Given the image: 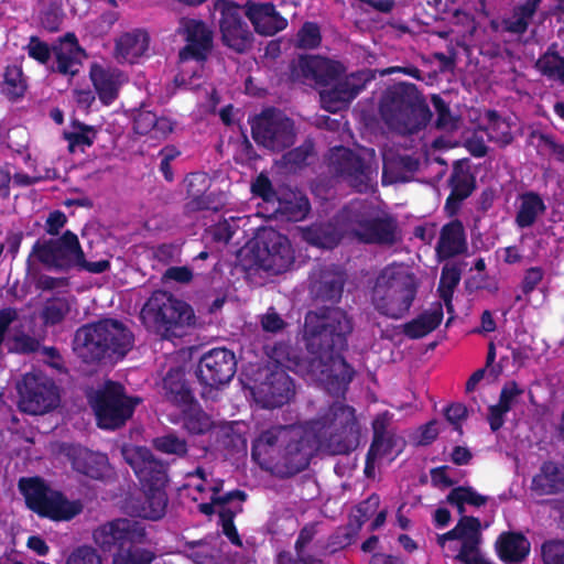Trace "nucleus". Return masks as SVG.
Instances as JSON below:
<instances>
[{
	"instance_id": "obj_42",
	"label": "nucleus",
	"mask_w": 564,
	"mask_h": 564,
	"mask_svg": "<svg viewBox=\"0 0 564 564\" xmlns=\"http://www.w3.org/2000/svg\"><path fill=\"white\" fill-rule=\"evenodd\" d=\"M181 409L183 412V426L189 434L203 435L213 427L210 416L202 410L196 401L192 405Z\"/></svg>"
},
{
	"instance_id": "obj_27",
	"label": "nucleus",
	"mask_w": 564,
	"mask_h": 564,
	"mask_svg": "<svg viewBox=\"0 0 564 564\" xmlns=\"http://www.w3.org/2000/svg\"><path fill=\"white\" fill-rule=\"evenodd\" d=\"M68 457L75 471L95 480L104 479L110 469L106 454L90 451L84 446H73L68 452Z\"/></svg>"
},
{
	"instance_id": "obj_12",
	"label": "nucleus",
	"mask_w": 564,
	"mask_h": 564,
	"mask_svg": "<svg viewBox=\"0 0 564 564\" xmlns=\"http://www.w3.org/2000/svg\"><path fill=\"white\" fill-rule=\"evenodd\" d=\"M316 448L307 422L304 427L290 425L270 474L280 479L294 477L310 466Z\"/></svg>"
},
{
	"instance_id": "obj_59",
	"label": "nucleus",
	"mask_w": 564,
	"mask_h": 564,
	"mask_svg": "<svg viewBox=\"0 0 564 564\" xmlns=\"http://www.w3.org/2000/svg\"><path fill=\"white\" fill-rule=\"evenodd\" d=\"M26 50L28 55L40 64H46L53 53L52 47L36 35L30 37Z\"/></svg>"
},
{
	"instance_id": "obj_53",
	"label": "nucleus",
	"mask_w": 564,
	"mask_h": 564,
	"mask_svg": "<svg viewBox=\"0 0 564 564\" xmlns=\"http://www.w3.org/2000/svg\"><path fill=\"white\" fill-rule=\"evenodd\" d=\"M457 523L462 535L464 536V543H462L460 547H464V551H466L473 549L474 545H479L481 527L480 520L473 516H463Z\"/></svg>"
},
{
	"instance_id": "obj_50",
	"label": "nucleus",
	"mask_w": 564,
	"mask_h": 564,
	"mask_svg": "<svg viewBox=\"0 0 564 564\" xmlns=\"http://www.w3.org/2000/svg\"><path fill=\"white\" fill-rule=\"evenodd\" d=\"M242 512L241 503L236 505L235 508H220L218 510L219 522L223 534L236 546H241L242 542L238 530L235 525V518L238 513Z\"/></svg>"
},
{
	"instance_id": "obj_33",
	"label": "nucleus",
	"mask_w": 564,
	"mask_h": 564,
	"mask_svg": "<svg viewBox=\"0 0 564 564\" xmlns=\"http://www.w3.org/2000/svg\"><path fill=\"white\" fill-rule=\"evenodd\" d=\"M355 76L340 80L327 90L321 93L323 108L337 112L348 106L364 89L365 85L355 83Z\"/></svg>"
},
{
	"instance_id": "obj_24",
	"label": "nucleus",
	"mask_w": 564,
	"mask_h": 564,
	"mask_svg": "<svg viewBox=\"0 0 564 564\" xmlns=\"http://www.w3.org/2000/svg\"><path fill=\"white\" fill-rule=\"evenodd\" d=\"M245 15L251 22L253 30L261 36H273L288 26L284 18L272 2H256L248 0L245 4Z\"/></svg>"
},
{
	"instance_id": "obj_25",
	"label": "nucleus",
	"mask_w": 564,
	"mask_h": 564,
	"mask_svg": "<svg viewBox=\"0 0 564 564\" xmlns=\"http://www.w3.org/2000/svg\"><path fill=\"white\" fill-rule=\"evenodd\" d=\"M56 61L54 72L58 74L74 77L82 67L83 58L87 57L84 47L80 46L75 33L67 32L58 39V42L52 46Z\"/></svg>"
},
{
	"instance_id": "obj_5",
	"label": "nucleus",
	"mask_w": 564,
	"mask_h": 564,
	"mask_svg": "<svg viewBox=\"0 0 564 564\" xmlns=\"http://www.w3.org/2000/svg\"><path fill=\"white\" fill-rule=\"evenodd\" d=\"M95 544L112 554L111 564H147L152 552L145 550L150 535L143 522L117 518L100 524L93 532Z\"/></svg>"
},
{
	"instance_id": "obj_16",
	"label": "nucleus",
	"mask_w": 564,
	"mask_h": 564,
	"mask_svg": "<svg viewBox=\"0 0 564 564\" xmlns=\"http://www.w3.org/2000/svg\"><path fill=\"white\" fill-rule=\"evenodd\" d=\"M213 8L219 13L218 26L223 45L238 54L250 51L254 36L243 19V6L234 0H215Z\"/></svg>"
},
{
	"instance_id": "obj_21",
	"label": "nucleus",
	"mask_w": 564,
	"mask_h": 564,
	"mask_svg": "<svg viewBox=\"0 0 564 564\" xmlns=\"http://www.w3.org/2000/svg\"><path fill=\"white\" fill-rule=\"evenodd\" d=\"M344 216V207L329 220L313 223L302 229V238L311 246L332 250L346 235L350 236V224Z\"/></svg>"
},
{
	"instance_id": "obj_6",
	"label": "nucleus",
	"mask_w": 564,
	"mask_h": 564,
	"mask_svg": "<svg viewBox=\"0 0 564 564\" xmlns=\"http://www.w3.org/2000/svg\"><path fill=\"white\" fill-rule=\"evenodd\" d=\"M379 112L388 127L401 134H413L424 129L432 111L414 84L400 82L382 94Z\"/></svg>"
},
{
	"instance_id": "obj_39",
	"label": "nucleus",
	"mask_w": 564,
	"mask_h": 564,
	"mask_svg": "<svg viewBox=\"0 0 564 564\" xmlns=\"http://www.w3.org/2000/svg\"><path fill=\"white\" fill-rule=\"evenodd\" d=\"M484 119L486 131L490 141L498 143L500 147H507L512 143L513 134L509 121L502 118L497 110L489 109L485 112Z\"/></svg>"
},
{
	"instance_id": "obj_58",
	"label": "nucleus",
	"mask_w": 564,
	"mask_h": 564,
	"mask_svg": "<svg viewBox=\"0 0 564 564\" xmlns=\"http://www.w3.org/2000/svg\"><path fill=\"white\" fill-rule=\"evenodd\" d=\"M544 564H564V540H549L541 546Z\"/></svg>"
},
{
	"instance_id": "obj_40",
	"label": "nucleus",
	"mask_w": 564,
	"mask_h": 564,
	"mask_svg": "<svg viewBox=\"0 0 564 564\" xmlns=\"http://www.w3.org/2000/svg\"><path fill=\"white\" fill-rule=\"evenodd\" d=\"M321 522L314 521L305 523L299 531L297 538L294 543V551L296 556H301L305 564H330L322 555L310 553L306 549L313 542L318 533Z\"/></svg>"
},
{
	"instance_id": "obj_54",
	"label": "nucleus",
	"mask_w": 564,
	"mask_h": 564,
	"mask_svg": "<svg viewBox=\"0 0 564 564\" xmlns=\"http://www.w3.org/2000/svg\"><path fill=\"white\" fill-rule=\"evenodd\" d=\"M431 101L437 116L435 127L445 131L457 129V118L452 115L448 104L440 95H432Z\"/></svg>"
},
{
	"instance_id": "obj_2",
	"label": "nucleus",
	"mask_w": 564,
	"mask_h": 564,
	"mask_svg": "<svg viewBox=\"0 0 564 564\" xmlns=\"http://www.w3.org/2000/svg\"><path fill=\"white\" fill-rule=\"evenodd\" d=\"M72 346L83 364L99 366L122 360L134 346V335L121 321L101 318L78 327Z\"/></svg>"
},
{
	"instance_id": "obj_1",
	"label": "nucleus",
	"mask_w": 564,
	"mask_h": 564,
	"mask_svg": "<svg viewBox=\"0 0 564 564\" xmlns=\"http://www.w3.org/2000/svg\"><path fill=\"white\" fill-rule=\"evenodd\" d=\"M351 332L350 318L338 307L308 312L303 338L310 356L302 357L297 348L280 341L271 348L269 357L292 372L319 382L330 394L345 393L355 376L341 355Z\"/></svg>"
},
{
	"instance_id": "obj_17",
	"label": "nucleus",
	"mask_w": 564,
	"mask_h": 564,
	"mask_svg": "<svg viewBox=\"0 0 564 564\" xmlns=\"http://www.w3.org/2000/svg\"><path fill=\"white\" fill-rule=\"evenodd\" d=\"M19 409L28 414H44L59 403V392L55 382L39 372H28L18 382Z\"/></svg>"
},
{
	"instance_id": "obj_37",
	"label": "nucleus",
	"mask_w": 564,
	"mask_h": 564,
	"mask_svg": "<svg viewBox=\"0 0 564 564\" xmlns=\"http://www.w3.org/2000/svg\"><path fill=\"white\" fill-rule=\"evenodd\" d=\"M444 317L441 303L431 310L424 311L415 318L403 325V334L410 339H420L434 332L442 323Z\"/></svg>"
},
{
	"instance_id": "obj_44",
	"label": "nucleus",
	"mask_w": 564,
	"mask_h": 564,
	"mask_svg": "<svg viewBox=\"0 0 564 564\" xmlns=\"http://www.w3.org/2000/svg\"><path fill=\"white\" fill-rule=\"evenodd\" d=\"M359 531L349 522L345 525L338 527L327 539L326 543L322 546L321 555H333L336 552L346 549L351 545Z\"/></svg>"
},
{
	"instance_id": "obj_56",
	"label": "nucleus",
	"mask_w": 564,
	"mask_h": 564,
	"mask_svg": "<svg viewBox=\"0 0 564 564\" xmlns=\"http://www.w3.org/2000/svg\"><path fill=\"white\" fill-rule=\"evenodd\" d=\"M314 153V142L305 140L301 145L290 150L283 155L284 162L291 167H303L307 159Z\"/></svg>"
},
{
	"instance_id": "obj_63",
	"label": "nucleus",
	"mask_w": 564,
	"mask_h": 564,
	"mask_svg": "<svg viewBox=\"0 0 564 564\" xmlns=\"http://www.w3.org/2000/svg\"><path fill=\"white\" fill-rule=\"evenodd\" d=\"M523 392L524 390L514 380L508 381L500 391L498 404L510 411Z\"/></svg>"
},
{
	"instance_id": "obj_10",
	"label": "nucleus",
	"mask_w": 564,
	"mask_h": 564,
	"mask_svg": "<svg viewBox=\"0 0 564 564\" xmlns=\"http://www.w3.org/2000/svg\"><path fill=\"white\" fill-rule=\"evenodd\" d=\"M327 166L332 175L357 193L366 194L377 185L379 166L373 149L368 156H362L344 145L334 147L329 150Z\"/></svg>"
},
{
	"instance_id": "obj_26",
	"label": "nucleus",
	"mask_w": 564,
	"mask_h": 564,
	"mask_svg": "<svg viewBox=\"0 0 564 564\" xmlns=\"http://www.w3.org/2000/svg\"><path fill=\"white\" fill-rule=\"evenodd\" d=\"M89 78L102 105H111L119 96V90L126 76L116 67H105L93 63L89 69Z\"/></svg>"
},
{
	"instance_id": "obj_15",
	"label": "nucleus",
	"mask_w": 564,
	"mask_h": 564,
	"mask_svg": "<svg viewBox=\"0 0 564 564\" xmlns=\"http://www.w3.org/2000/svg\"><path fill=\"white\" fill-rule=\"evenodd\" d=\"M82 251L77 235L66 230L58 238L35 241L29 258L34 256L45 268L67 273L76 270Z\"/></svg>"
},
{
	"instance_id": "obj_62",
	"label": "nucleus",
	"mask_w": 564,
	"mask_h": 564,
	"mask_svg": "<svg viewBox=\"0 0 564 564\" xmlns=\"http://www.w3.org/2000/svg\"><path fill=\"white\" fill-rule=\"evenodd\" d=\"M530 138H536L539 140V145L546 147L558 162L564 163V143L557 142L552 134L540 131H532L530 133Z\"/></svg>"
},
{
	"instance_id": "obj_34",
	"label": "nucleus",
	"mask_w": 564,
	"mask_h": 564,
	"mask_svg": "<svg viewBox=\"0 0 564 564\" xmlns=\"http://www.w3.org/2000/svg\"><path fill=\"white\" fill-rule=\"evenodd\" d=\"M496 549L503 563L516 564L528 557L531 544L522 532L508 531L499 535Z\"/></svg>"
},
{
	"instance_id": "obj_8",
	"label": "nucleus",
	"mask_w": 564,
	"mask_h": 564,
	"mask_svg": "<svg viewBox=\"0 0 564 564\" xmlns=\"http://www.w3.org/2000/svg\"><path fill=\"white\" fill-rule=\"evenodd\" d=\"M140 318L163 339H172L182 337L185 328L195 324L196 317L188 303L167 291L156 290L144 303Z\"/></svg>"
},
{
	"instance_id": "obj_43",
	"label": "nucleus",
	"mask_w": 564,
	"mask_h": 564,
	"mask_svg": "<svg viewBox=\"0 0 564 564\" xmlns=\"http://www.w3.org/2000/svg\"><path fill=\"white\" fill-rule=\"evenodd\" d=\"M300 67L305 77H311L318 84H328L336 77L334 66L325 58L302 57Z\"/></svg>"
},
{
	"instance_id": "obj_46",
	"label": "nucleus",
	"mask_w": 564,
	"mask_h": 564,
	"mask_svg": "<svg viewBox=\"0 0 564 564\" xmlns=\"http://www.w3.org/2000/svg\"><path fill=\"white\" fill-rule=\"evenodd\" d=\"M26 89L23 79L22 68L17 65H9L4 69L3 80L0 84L1 94L9 100L15 101L21 98Z\"/></svg>"
},
{
	"instance_id": "obj_19",
	"label": "nucleus",
	"mask_w": 564,
	"mask_h": 564,
	"mask_svg": "<svg viewBox=\"0 0 564 564\" xmlns=\"http://www.w3.org/2000/svg\"><path fill=\"white\" fill-rule=\"evenodd\" d=\"M254 257L259 268L272 274L286 272L295 261L289 238L274 229H265L259 235Z\"/></svg>"
},
{
	"instance_id": "obj_36",
	"label": "nucleus",
	"mask_w": 564,
	"mask_h": 564,
	"mask_svg": "<svg viewBox=\"0 0 564 564\" xmlns=\"http://www.w3.org/2000/svg\"><path fill=\"white\" fill-rule=\"evenodd\" d=\"M519 206L517 208L514 224L520 229L532 227L540 216L546 212V205L542 196L534 191H527L518 196Z\"/></svg>"
},
{
	"instance_id": "obj_18",
	"label": "nucleus",
	"mask_w": 564,
	"mask_h": 564,
	"mask_svg": "<svg viewBox=\"0 0 564 564\" xmlns=\"http://www.w3.org/2000/svg\"><path fill=\"white\" fill-rule=\"evenodd\" d=\"M236 371L237 359L230 349L218 347L203 354L195 368V376L203 387L202 395H206V390L212 392L227 386Z\"/></svg>"
},
{
	"instance_id": "obj_48",
	"label": "nucleus",
	"mask_w": 564,
	"mask_h": 564,
	"mask_svg": "<svg viewBox=\"0 0 564 564\" xmlns=\"http://www.w3.org/2000/svg\"><path fill=\"white\" fill-rule=\"evenodd\" d=\"M535 67L542 75L564 84V57L557 52L547 50L538 58Z\"/></svg>"
},
{
	"instance_id": "obj_64",
	"label": "nucleus",
	"mask_w": 564,
	"mask_h": 564,
	"mask_svg": "<svg viewBox=\"0 0 564 564\" xmlns=\"http://www.w3.org/2000/svg\"><path fill=\"white\" fill-rule=\"evenodd\" d=\"M236 229L235 218H231L218 221L210 227L209 232L214 241L227 243L232 239Z\"/></svg>"
},
{
	"instance_id": "obj_30",
	"label": "nucleus",
	"mask_w": 564,
	"mask_h": 564,
	"mask_svg": "<svg viewBox=\"0 0 564 564\" xmlns=\"http://www.w3.org/2000/svg\"><path fill=\"white\" fill-rule=\"evenodd\" d=\"M186 203L184 209L187 214L208 210L212 208V195L208 189L212 185L208 174L205 172H193L185 177Z\"/></svg>"
},
{
	"instance_id": "obj_28",
	"label": "nucleus",
	"mask_w": 564,
	"mask_h": 564,
	"mask_svg": "<svg viewBox=\"0 0 564 564\" xmlns=\"http://www.w3.org/2000/svg\"><path fill=\"white\" fill-rule=\"evenodd\" d=\"M149 46V33L143 29H134L116 39L113 55L118 63L134 64L147 54Z\"/></svg>"
},
{
	"instance_id": "obj_22",
	"label": "nucleus",
	"mask_w": 564,
	"mask_h": 564,
	"mask_svg": "<svg viewBox=\"0 0 564 564\" xmlns=\"http://www.w3.org/2000/svg\"><path fill=\"white\" fill-rule=\"evenodd\" d=\"M451 193L444 205V210L448 217H454L466 200L477 187L476 176L465 161L457 160L453 163L452 173L447 180Z\"/></svg>"
},
{
	"instance_id": "obj_55",
	"label": "nucleus",
	"mask_w": 564,
	"mask_h": 564,
	"mask_svg": "<svg viewBox=\"0 0 564 564\" xmlns=\"http://www.w3.org/2000/svg\"><path fill=\"white\" fill-rule=\"evenodd\" d=\"M286 217L288 220L300 221L304 219L311 210L310 200L306 197H300L299 199L280 202L276 209Z\"/></svg>"
},
{
	"instance_id": "obj_20",
	"label": "nucleus",
	"mask_w": 564,
	"mask_h": 564,
	"mask_svg": "<svg viewBox=\"0 0 564 564\" xmlns=\"http://www.w3.org/2000/svg\"><path fill=\"white\" fill-rule=\"evenodd\" d=\"M186 44L178 52L182 62H205L213 50L214 33L203 20L185 19L182 31Z\"/></svg>"
},
{
	"instance_id": "obj_3",
	"label": "nucleus",
	"mask_w": 564,
	"mask_h": 564,
	"mask_svg": "<svg viewBox=\"0 0 564 564\" xmlns=\"http://www.w3.org/2000/svg\"><path fill=\"white\" fill-rule=\"evenodd\" d=\"M127 460L139 480L142 492V496L133 501L134 516L153 521L162 519L169 503L167 465L147 447H137Z\"/></svg>"
},
{
	"instance_id": "obj_14",
	"label": "nucleus",
	"mask_w": 564,
	"mask_h": 564,
	"mask_svg": "<svg viewBox=\"0 0 564 564\" xmlns=\"http://www.w3.org/2000/svg\"><path fill=\"white\" fill-rule=\"evenodd\" d=\"M250 124L254 142L271 151H283L295 141L294 121L273 107L262 110Z\"/></svg>"
},
{
	"instance_id": "obj_52",
	"label": "nucleus",
	"mask_w": 564,
	"mask_h": 564,
	"mask_svg": "<svg viewBox=\"0 0 564 564\" xmlns=\"http://www.w3.org/2000/svg\"><path fill=\"white\" fill-rule=\"evenodd\" d=\"M344 281L338 275H324L318 283L316 296L332 304L337 303L341 299Z\"/></svg>"
},
{
	"instance_id": "obj_31",
	"label": "nucleus",
	"mask_w": 564,
	"mask_h": 564,
	"mask_svg": "<svg viewBox=\"0 0 564 564\" xmlns=\"http://www.w3.org/2000/svg\"><path fill=\"white\" fill-rule=\"evenodd\" d=\"M271 361L278 370L271 372L264 382V392L268 403L272 408H279L288 403L295 394L294 383L286 371H291L275 362L271 357Z\"/></svg>"
},
{
	"instance_id": "obj_49",
	"label": "nucleus",
	"mask_w": 564,
	"mask_h": 564,
	"mask_svg": "<svg viewBox=\"0 0 564 564\" xmlns=\"http://www.w3.org/2000/svg\"><path fill=\"white\" fill-rule=\"evenodd\" d=\"M152 444L158 452L174 455L177 458H183L188 453L186 440L177 436L175 433L158 436L152 441Z\"/></svg>"
},
{
	"instance_id": "obj_47",
	"label": "nucleus",
	"mask_w": 564,
	"mask_h": 564,
	"mask_svg": "<svg viewBox=\"0 0 564 564\" xmlns=\"http://www.w3.org/2000/svg\"><path fill=\"white\" fill-rule=\"evenodd\" d=\"M70 312L69 300L65 296H54L47 299L41 317L43 323L47 326H55L61 324Z\"/></svg>"
},
{
	"instance_id": "obj_4",
	"label": "nucleus",
	"mask_w": 564,
	"mask_h": 564,
	"mask_svg": "<svg viewBox=\"0 0 564 564\" xmlns=\"http://www.w3.org/2000/svg\"><path fill=\"white\" fill-rule=\"evenodd\" d=\"M317 448L332 455H347L359 445L360 426L352 406L334 401L307 421Z\"/></svg>"
},
{
	"instance_id": "obj_51",
	"label": "nucleus",
	"mask_w": 564,
	"mask_h": 564,
	"mask_svg": "<svg viewBox=\"0 0 564 564\" xmlns=\"http://www.w3.org/2000/svg\"><path fill=\"white\" fill-rule=\"evenodd\" d=\"M379 505V496L376 494L371 495L351 510L348 522L360 532L362 525L377 512Z\"/></svg>"
},
{
	"instance_id": "obj_32",
	"label": "nucleus",
	"mask_w": 564,
	"mask_h": 564,
	"mask_svg": "<svg viewBox=\"0 0 564 564\" xmlns=\"http://www.w3.org/2000/svg\"><path fill=\"white\" fill-rule=\"evenodd\" d=\"M163 395L166 401L177 408L189 406L195 402L194 393L189 387L184 370L171 368L163 378Z\"/></svg>"
},
{
	"instance_id": "obj_11",
	"label": "nucleus",
	"mask_w": 564,
	"mask_h": 564,
	"mask_svg": "<svg viewBox=\"0 0 564 564\" xmlns=\"http://www.w3.org/2000/svg\"><path fill=\"white\" fill-rule=\"evenodd\" d=\"M139 402V398L128 397L124 387L115 381H107L104 388L89 399L97 425L104 430H116L124 425Z\"/></svg>"
},
{
	"instance_id": "obj_60",
	"label": "nucleus",
	"mask_w": 564,
	"mask_h": 564,
	"mask_svg": "<svg viewBox=\"0 0 564 564\" xmlns=\"http://www.w3.org/2000/svg\"><path fill=\"white\" fill-rule=\"evenodd\" d=\"M65 564H102V561L94 547L84 545L75 549Z\"/></svg>"
},
{
	"instance_id": "obj_29",
	"label": "nucleus",
	"mask_w": 564,
	"mask_h": 564,
	"mask_svg": "<svg viewBox=\"0 0 564 564\" xmlns=\"http://www.w3.org/2000/svg\"><path fill=\"white\" fill-rule=\"evenodd\" d=\"M435 251L442 260L454 258L467 251L466 232L459 219L455 218L441 228Z\"/></svg>"
},
{
	"instance_id": "obj_38",
	"label": "nucleus",
	"mask_w": 564,
	"mask_h": 564,
	"mask_svg": "<svg viewBox=\"0 0 564 564\" xmlns=\"http://www.w3.org/2000/svg\"><path fill=\"white\" fill-rule=\"evenodd\" d=\"M541 0H525L517 4L510 18L502 20V26L506 32L522 35L527 32L530 21L534 17Z\"/></svg>"
},
{
	"instance_id": "obj_23",
	"label": "nucleus",
	"mask_w": 564,
	"mask_h": 564,
	"mask_svg": "<svg viewBox=\"0 0 564 564\" xmlns=\"http://www.w3.org/2000/svg\"><path fill=\"white\" fill-rule=\"evenodd\" d=\"M289 427L290 425L270 426L252 441L251 458L262 470L271 471Z\"/></svg>"
},
{
	"instance_id": "obj_7",
	"label": "nucleus",
	"mask_w": 564,
	"mask_h": 564,
	"mask_svg": "<svg viewBox=\"0 0 564 564\" xmlns=\"http://www.w3.org/2000/svg\"><path fill=\"white\" fill-rule=\"evenodd\" d=\"M417 291L416 275L402 264L391 263L375 280L371 304L380 315L400 319L410 312Z\"/></svg>"
},
{
	"instance_id": "obj_57",
	"label": "nucleus",
	"mask_w": 564,
	"mask_h": 564,
	"mask_svg": "<svg viewBox=\"0 0 564 564\" xmlns=\"http://www.w3.org/2000/svg\"><path fill=\"white\" fill-rule=\"evenodd\" d=\"M321 41L319 26L314 22H305L297 33L299 46L302 48H316Z\"/></svg>"
},
{
	"instance_id": "obj_61",
	"label": "nucleus",
	"mask_w": 564,
	"mask_h": 564,
	"mask_svg": "<svg viewBox=\"0 0 564 564\" xmlns=\"http://www.w3.org/2000/svg\"><path fill=\"white\" fill-rule=\"evenodd\" d=\"M156 115L147 109H140L133 117V131L140 135L151 134L155 127Z\"/></svg>"
},
{
	"instance_id": "obj_9",
	"label": "nucleus",
	"mask_w": 564,
	"mask_h": 564,
	"mask_svg": "<svg viewBox=\"0 0 564 564\" xmlns=\"http://www.w3.org/2000/svg\"><path fill=\"white\" fill-rule=\"evenodd\" d=\"M18 486L28 508L40 518L55 522L70 521L83 511L79 500H68L62 491L53 489L39 476L22 477Z\"/></svg>"
},
{
	"instance_id": "obj_45",
	"label": "nucleus",
	"mask_w": 564,
	"mask_h": 564,
	"mask_svg": "<svg viewBox=\"0 0 564 564\" xmlns=\"http://www.w3.org/2000/svg\"><path fill=\"white\" fill-rule=\"evenodd\" d=\"M462 271L453 265H444L442 268L441 278L437 286L440 297L444 301L448 313L453 312V294L459 284Z\"/></svg>"
},
{
	"instance_id": "obj_35",
	"label": "nucleus",
	"mask_w": 564,
	"mask_h": 564,
	"mask_svg": "<svg viewBox=\"0 0 564 564\" xmlns=\"http://www.w3.org/2000/svg\"><path fill=\"white\" fill-rule=\"evenodd\" d=\"M531 489L540 496L564 492V466L544 462L532 479Z\"/></svg>"
},
{
	"instance_id": "obj_13",
	"label": "nucleus",
	"mask_w": 564,
	"mask_h": 564,
	"mask_svg": "<svg viewBox=\"0 0 564 564\" xmlns=\"http://www.w3.org/2000/svg\"><path fill=\"white\" fill-rule=\"evenodd\" d=\"M350 224V236L368 245L392 246L398 241V221L390 215L371 216L360 206L344 207V216Z\"/></svg>"
},
{
	"instance_id": "obj_41",
	"label": "nucleus",
	"mask_w": 564,
	"mask_h": 564,
	"mask_svg": "<svg viewBox=\"0 0 564 564\" xmlns=\"http://www.w3.org/2000/svg\"><path fill=\"white\" fill-rule=\"evenodd\" d=\"M74 131H64L63 138L68 143L69 153H75L77 149L84 152L85 148H90L97 139L98 130L94 126L86 124L77 119L72 121Z\"/></svg>"
}]
</instances>
